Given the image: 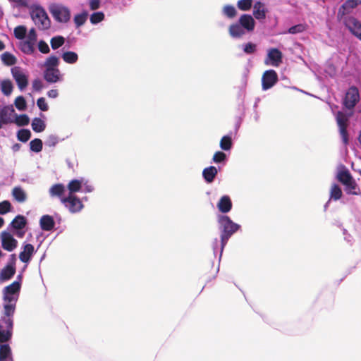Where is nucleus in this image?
<instances>
[{
    "mask_svg": "<svg viewBox=\"0 0 361 361\" xmlns=\"http://www.w3.org/2000/svg\"><path fill=\"white\" fill-rule=\"evenodd\" d=\"M20 290L18 282H13L2 290L3 312L0 319V343L9 341L12 337L13 317Z\"/></svg>",
    "mask_w": 361,
    "mask_h": 361,
    "instance_id": "1",
    "label": "nucleus"
},
{
    "mask_svg": "<svg viewBox=\"0 0 361 361\" xmlns=\"http://www.w3.org/2000/svg\"><path fill=\"white\" fill-rule=\"evenodd\" d=\"M217 223L220 231V255H222L223 250L229 238L237 232L240 226L233 222L231 218L225 214H219L217 216Z\"/></svg>",
    "mask_w": 361,
    "mask_h": 361,
    "instance_id": "2",
    "label": "nucleus"
},
{
    "mask_svg": "<svg viewBox=\"0 0 361 361\" xmlns=\"http://www.w3.org/2000/svg\"><path fill=\"white\" fill-rule=\"evenodd\" d=\"M30 10L31 18L39 30H44L50 27V19L42 6L37 4H33Z\"/></svg>",
    "mask_w": 361,
    "mask_h": 361,
    "instance_id": "3",
    "label": "nucleus"
},
{
    "mask_svg": "<svg viewBox=\"0 0 361 361\" xmlns=\"http://www.w3.org/2000/svg\"><path fill=\"white\" fill-rule=\"evenodd\" d=\"M48 10L53 18L59 23H67L71 18V11L68 6L61 3L53 2L49 4Z\"/></svg>",
    "mask_w": 361,
    "mask_h": 361,
    "instance_id": "4",
    "label": "nucleus"
},
{
    "mask_svg": "<svg viewBox=\"0 0 361 361\" xmlns=\"http://www.w3.org/2000/svg\"><path fill=\"white\" fill-rule=\"evenodd\" d=\"M66 188L68 191V195H75V193L79 192L90 193L94 190V185L85 178L71 180Z\"/></svg>",
    "mask_w": 361,
    "mask_h": 361,
    "instance_id": "5",
    "label": "nucleus"
},
{
    "mask_svg": "<svg viewBox=\"0 0 361 361\" xmlns=\"http://www.w3.org/2000/svg\"><path fill=\"white\" fill-rule=\"evenodd\" d=\"M82 200H87L85 197L82 200L76 195H67L66 197H61V203L71 214H75L81 212L84 208Z\"/></svg>",
    "mask_w": 361,
    "mask_h": 361,
    "instance_id": "6",
    "label": "nucleus"
},
{
    "mask_svg": "<svg viewBox=\"0 0 361 361\" xmlns=\"http://www.w3.org/2000/svg\"><path fill=\"white\" fill-rule=\"evenodd\" d=\"M352 35L361 40V23L353 16H338Z\"/></svg>",
    "mask_w": 361,
    "mask_h": 361,
    "instance_id": "7",
    "label": "nucleus"
},
{
    "mask_svg": "<svg viewBox=\"0 0 361 361\" xmlns=\"http://www.w3.org/2000/svg\"><path fill=\"white\" fill-rule=\"evenodd\" d=\"M11 75L15 80L18 89L23 91L28 85V74L19 66H14L11 70Z\"/></svg>",
    "mask_w": 361,
    "mask_h": 361,
    "instance_id": "8",
    "label": "nucleus"
},
{
    "mask_svg": "<svg viewBox=\"0 0 361 361\" xmlns=\"http://www.w3.org/2000/svg\"><path fill=\"white\" fill-rule=\"evenodd\" d=\"M336 118L343 142L346 145L348 142V136L346 130L348 118L346 115L341 111L337 113Z\"/></svg>",
    "mask_w": 361,
    "mask_h": 361,
    "instance_id": "9",
    "label": "nucleus"
},
{
    "mask_svg": "<svg viewBox=\"0 0 361 361\" xmlns=\"http://www.w3.org/2000/svg\"><path fill=\"white\" fill-rule=\"evenodd\" d=\"M278 81V75L274 70L266 71L262 77V87L264 91L271 88Z\"/></svg>",
    "mask_w": 361,
    "mask_h": 361,
    "instance_id": "10",
    "label": "nucleus"
},
{
    "mask_svg": "<svg viewBox=\"0 0 361 361\" xmlns=\"http://www.w3.org/2000/svg\"><path fill=\"white\" fill-rule=\"evenodd\" d=\"M360 99L359 92L355 87H351L348 89L345 94L344 99V105L346 108L353 109Z\"/></svg>",
    "mask_w": 361,
    "mask_h": 361,
    "instance_id": "11",
    "label": "nucleus"
},
{
    "mask_svg": "<svg viewBox=\"0 0 361 361\" xmlns=\"http://www.w3.org/2000/svg\"><path fill=\"white\" fill-rule=\"evenodd\" d=\"M282 62V53L278 49L271 48L268 50L267 57L264 61L266 65L278 67Z\"/></svg>",
    "mask_w": 361,
    "mask_h": 361,
    "instance_id": "12",
    "label": "nucleus"
},
{
    "mask_svg": "<svg viewBox=\"0 0 361 361\" xmlns=\"http://www.w3.org/2000/svg\"><path fill=\"white\" fill-rule=\"evenodd\" d=\"M1 246L5 250L12 252L17 247L18 241L11 233L6 231L2 232L1 234Z\"/></svg>",
    "mask_w": 361,
    "mask_h": 361,
    "instance_id": "13",
    "label": "nucleus"
},
{
    "mask_svg": "<svg viewBox=\"0 0 361 361\" xmlns=\"http://www.w3.org/2000/svg\"><path fill=\"white\" fill-rule=\"evenodd\" d=\"M14 112L15 110L11 105L0 108V129L4 125L13 122L12 117Z\"/></svg>",
    "mask_w": 361,
    "mask_h": 361,
    "instance_id": "14",
    "label": "nucleus"
},
{
    "mask_svg": "<svg viewBox=\"0 0 361 361\" xmlns=\"http://www.w3.org/2000/svg\"><path fill=\"white\" fill-rule=\"evenodd\" d=\"M44 78L49 83H56L63 80V74L59 68H45Z\"/></svg>",
    "mask_w": 361,
    "mask_h": 361,
    "instance_id": "15",
    "label": "nucleus"
},
{
    "mask_svg": "<svg viewBox=\"0 0 361 361\" xmlns=\"http://www.w3.org/2000/svg\"><path fill=\"white\" fill-rule=\"evenodd\" d=\"M361 4V0H346L339 8L338 16H343L353 11L354 8Z\"/></svg>",
    "mask_w": 361,
    "mask_h": 361,
    "instance_id": "16",
    "label": "nucleus"
},
{
    "mask_svg": "<svg viewBox=\"0 0 361 361\" xmlns=\"http://www.w3.org/2000/svg\"><path fill=\"white\" fill-rule=\"evenodd\" d=\"M23 251L19 254V259L22 262L27 264L35 252V247L30 243H25L23 245Z\"/></svg>",
    "mask_w": 361,
    "mask_h": 361,
    "instance_id": "17",
    "label": "nucleus"
},
{
    "mask_svg": "<svg viewBox=\"0 0 361 361\" xmlns=\"http://www.w3.org/2000/svg\"><path fill=\"white\" fill-rule=\"evenodd\" d=\"M232 201L228 195H223L216 204V207L222 214L228 213L232 209Z\"/></svg>",
    "mask_w": 361,
    "mask_h": 361,
    "instance_id": "18",
    "label": "nucleus"
},
{
    "mask_svg": "<svg viewBox=\"0 0 361 361\" xmlns=\"http://www.w3.org/2000/svg\"><path fill=\"white\" fill-rule=\"evenodd\" d=\"M336 178L343 185L353 179L349 171L343 165L338 167Z\"/></svg>",
    "mask_w": 361,
    "mask_h": 361,
    "instance_id": "19",
    "label": "nucleus"
},
{
    "mask_svg": "<svg viewBox=\"0 0 361 361\" xmlns=\"http://www.w3.org/2000/svg\"><path fill=\"white\" fill-rule=\"evenodd\" d=\"M3 343L6 341L0 343V361H13L11 347L8 344Z\"/></svg>",
    "mask_w": 361,
    "mask_h": 361,
    "instance_id": "20",
    "label": "nucleus"
},
{
    "mask_svg": "<svg viewBox=\"0 0 361 361\" xmlns=\"http://www.w3.org/2000/svg\"><path fill=\"white\" fill-rule=\"evenodd\" d=\"M11 195L13 199L18 203H24L27 199L26 192L20 186L14 187L12 189Z\"/></svg>",
    "mask_w": 361,
    "mask_h": 361,
    "instance_id": "21",
    "label": "nucleus"
},
{
    "mask_svg": "<svg viewBox=\"0 0 361 361\" xmlns=\"http://www.w3.org/2000/svg\"><path fill=\"white\" fill-rule=\"evenodd\" d=\"M239 23L247 32H251L255 28V20L250 15H242L239 19Z\"/></svg>",
    "mask_w": 361,
    "mask_h": 361,
    "instance_id": "22",
    "label": "nucleus"
},
{
    "mask_svg": "<svg viewBox=\"0 0 361 361\" xmlns=\"http://www.w3.org/2000/svg\"><path fill=\"white\" fill-rule=\"evenodd\" d=\"M245 30L240 23H234L229 26V35L233 38H240L245 34Z\"/></svg>",
    "mask_w": 361,
    "mask_h": 361,
    "instance_id": "23",
    "label": "nucleus"
},
{
    "mask_svg": "<svg viewBox=\"0 0 361 361\" xmlns=\"http://www.w3.org/2000/svg\"><path fill=\"white\" fill-rule=\"evenodd\" d=\"M66 187L62 183H56L53 185L49 190V195L52 197H57L61 202V197H64L63 194L64 193Z\"/></svg>",
    "mask_w": 361,
    "mask_h": 361,
    "instance_id": "24",
    "label": "nucleus"
},
{
    "mask_svg": "<svg viewBox=\"0 0 361 361\" xmlns=\"http://www.w3.org/2000/svg\"><path fill=\"white\" fill-rule=\"evenodd\" d=\"M39 224L43 231H49L54 228L55 223L52 216L44 215L40 219Z\"/></svg>",
    "mask_w": 361,
    "mask_h": 361,
    "instance_id": "25",
    "label": "nucleus"
},
{
    "mask_svg": "<svg viewBox=\"0 0 361 361\" xmlns=\"http://www.w3.org/2000/svg\"><path fill=\"white\" fill-rule=\"evenodd\" d=\"M218 171L215 166H211L204 169L202 176L208 183H212L217 175Z\"/></svg>",
    "mask_w": 361,
    "mask_h": 361,
    "instance_id": "26",
    "label": "nucleus"
},
{
    "mask_svg": "<svg viewBox=\"0 0 361 361\" xmlns=\"http://www.w3.org/2000/svg\"><path fill=\"white\" fill-rule=\"evenodd\" d=\"M253 15L257 20L264 19L266 17L264 5L261 1H257L253 6Z\"/></svg>",
    "mask_w": 361,
    "mask_h": 361,
    "instance_id": "27",
    "label": "nucleus"
},
{
    "mask_svg": "<svg viewBox=\"0 0 361 361\" xmlns=\"http://www.w3.org/2000/svg\"><path fill=\"white\" fill-rule=\"evenodd\" d=\"M35 44L32 43L25 39L19 43V49L20 51L27 55H32L35 51Z\"/></svg>",
    "mask_w": 361,
    "mask_h": 361,
    "instance_id": "28",
    "label": "nucleus"
},
{
    "mask_svg": "<svg viewBox=\"0 0 361 361\" xmlns=\"http://www.w3.org/2000/svg\"><path fill=\"white\" fill-rule=\"evenodd\" d=\"M16 274V268L6 266L0 272V283L11 279Z\"/></svg>",
    "mask_w": 361,
    "mask_h": 361,
    "instance_id": "29",
    "label": "nucleus"
},
{
    "mask_svg": "<svg viewBox=\"0 0 361 361\" xmlns=\"http://www.w3.org/2000/svg\"><path fill=\"white\" fill-rule=\"evenodd\" d=\"M342 197V190L341 188L337 184H333L330 189V199L326 203L324 208L326 209L328 207L329 202L331 200L334 201H337L341 199Z\"/></svg>",
    "mask_w": 361,
    "mask_h": 361,
    "instance_id": "30",
    "label": "nucleus"
},
{
    "mask_svg": "<svg viewBox=\"0 0 361 361\" xmlns=\"http://www.w3.org/2000/svg\"><path fill=\"white\" fill-rule=\"evenodd\" d=\"M61 57L66 63L69 64L75 63L78 60V54L71 51H64L62 54Z\"/></svg>",
    "mask_w": 361,
    "mask_h": 361,
    "instance_id": "31",
    "label": "nucleus"
},
{
    "mask_svg": "<svg viewBox=\"0 0 361 361\" xmlns=\"http://www.w3.org/2000/svg\"><path fill=\"white\" fill-rule=\"evenodd\" d=\"M0 89L4 95L8 96L12 93L13 85L10 80H3L0 82Z\"/></svg>",
    "mask_w": 361,
    "mask_h": 361,
    "instance_id": "32",
    "label": "nucleus"
},
{
    "mask_svg": "<svg viewBox=\"0 0 361 361\" xmlns=\"http://www.w3.org/2000/svg\"><path fill=\"white\" fill-rule=\"evenodd\" d=\"M27 224L26 219L22 215H18L11 221V226L16 229L23 228Z\"/></svg>",
    "mask_w": 361,
    "mask_h": 361,
    "instance_id": "33",
    "label": "nucleus"
},
{
    "mask_svg": "<svg viewBox=\"0 0 361 361\" xmlns=\"http://www.w3.org/2000/svg\"><path fill=\"white\" fill-rule=\"evenodd\" d=\"M32 128L36 133H41L44 130L46 124L44 121L39 118H35L32 121Z\"/></svg>",
    "mask_w": 361,
    "mask_h": 361,
    "instance_id": "34",
    "label": "nucleus"
},
{
    "mask_svg": "<svg viewBox=\"0 0 361 361\" xmlns=\"http://www.w3.org/2000/svg\"><path fill=\"white\" fill-rule=\"evenodd\" d=\"M87 18V13L86 11L75 15L73 18V21L76 28H78L83 25L85 23Z\"/></svg>",
    "mask_w": 361,
    "mask_h": 361,
    "instance_id": "35",
    "label": "nucleus"
},
{
    "mask_svg": "<svg viewBox=\"0 0 361 361\" xmlns=\"http://www.w3.org/2000/svg\"><path fill=\"white\" fill-rule=\"evenodd\" d=\"M59 59L56 56H50L44 62L45 68H58Z\"/></svg>",
    "mask_w": 361,
    "mask_h": 361,
    "instance_id": "36",
    "label": "nucleus"
},
{
    "mask_svg": "<svg viewBox=\"0 0 361 361\" xmlns=\"http://www.w3.org/2000/svg\"><path fill=\"white\" fill-rule=\"evenodd\" d=\"M345 190L348 194L357 195L358 187L354 179L347 183L345 185Z\"/></svg>",
    "mask_w": 361,
    "mask_h": 361,
    "instance_id": "37",
    "label": "nucleus"
},
{
    "mask_svg": "<svg viewBox=\"0 0 361 361\" xmlns=\"http://www.w3.org/2000/svg\"><path fill=\"white\" fill-rule=\"evenodd\" d=\"M13 33L16 38L22 39L23 41L27 34L26 27L24 25H18L14 28Z\"/></svg>",
    "mask_w": 361,
    "mask_h": 361,
    "instance_id": "38",
    "label": "nucleus"
},
{
    "mask_svg": "<svg viewBox=\"0 0 361 361\" xmlns=\"http://www.w3.org/2000/svg\"><path fill=\"white\" fill-rule=\"evenodd\" d=\"M65 42V38L62 36H55L50 40V44L52 49L55 50L61 47Z\"/></svg>",
    "mask_w": 361,
    "mask_h": 361,
    "instance_id": "39",
    "label": "nucleus"
},
{
    "mask_svg": "<svg viewBox=\"0 0 361 361\" xmlns=\"http://www.w3.org/2000/svg\"><path fill=\"white\" fill-rule=\"evenodd\" d=\"M220 147L224 151L230 150L232 147L231 137L229 135L224 136L220 140Z\"/></svg>",
    "mask_w": 361,
    "mask_h": 361,
    "instance_id": "40",
    "label": "nucleus"
},
{
    "mask_svg": "<svg viewBox=\"0 0 361 361\" xmlns=\"http://www.w3.org/2000/svg\"><path fill=\"white\" fill-rule=\"evenodd\" d=\"M2 62L7 66H12L16 63V58L9 52H5L1 55Z\"/></svg>",
    "mask_w": 361,
    "mask_h": 361,
    "instance_id": "41",
    "label": "nucleus"
},
{
    "mask_svg": "<svg viewBox=\"0 0 361 361\" xmlns=\"http://www.w3.org/2000/svg\"><path fill=\"white\" fill-rule=\"evenodd\" d=\"M222 13L229 18H233L236 16V9L232 5H226L223 7Z\"/></svg>",
    "mask_w": 361,
    "mask_h": 361,
    "instance_id": "42",
    "label": "nucleus"
},
{
    "mask_svg": "<svg viewBox=\"0 0 361 361\" xmlns=\"http://www.w3.org/2000/svg\"><path fill=\"white\" fill-rule=\"evenodd\" d=\"M31 137V132L27 129H21L17 133L18 139L23 142H27Z\"/></svg>",
    "mask_w": 361,
    "mask_h": 361,
    "instance_id": "43",
    "label": "nucleus"
},
{
    "mask_svg": "<svg viewBox=\"0 0 361 361\" xmlns=\"http://www.w3.org/2000/svg\"><path fill=\"white\" fill-rule=\"evenodd\" d=\"M104 19V14L102 11L93 13L90 18V23L93 25H96L102 22Z\"/></svg>",
    "mask_w": 361,
    "mask_h": 361,
    "instance_id": "44",
    "label": "nucleus"
},
{
    "mask_svg": "<svg viewBox=\"0 0 361 361\" xmlns=\"http://www.w3.org/2000/svg\"><path fill=\"white\" fill-rule=\"evenodd\" d=\"M30 149L35 152H39L42 149V141L40 139L35 138L30 142Z\"/></svg>",
    "mask_w": 361,
    "mask_h": 361,
    "instance_id": "45",
    "label": "nucleus"
},
{
    "mask_svg": "<svg viewBox=\"0 0 361 361\" xmlns=\"http://www.w3.org/2000/svg\"><path fill=\"white\" fill-rule=\"evenodd\" d=\"M14 104L19 111H24L26 109V101L23 96H18L15 99Z\"/></svg>",
    "mask_w": 361,
    "mask_h": 361,
    "instance_id": "46",
    "label": "nucleus"
},
{
    "mask_svg": "<svg viewBox=\"0 0 361 361\" xmlns=\"http://www.w3.org/2000/svg\"><path fill=\"white\" fill-rule=\"evenodd\" d=\"M252 4V0H239L237 3L238 8L241 11H248Z\"/></svg>",
    "mask_w": 361,
    "mask_h": 361,
    "instance_id": "47",
    "label": "nucleus"
},
{
    "mask_svg": "<svg viewBox=\"0 0 361 361\" xmlns=\"http://www.w3.org/2000/svg\"><path fill=\"white\" fill-rule=\"evenodd\" d=\"M11 209V204L8 200L0 202V214L4 215L9 212Z\"/></svg>",
    "mask_w": 361,
    "mask_h": 361,
    "instance_id": "48",
    "label": "nucleus"
},
{
    "mask_svg": "<svg viewBox=\"0 0 361 361\" xmlns=\"http://www.w3.org/2000/svg\"><path fill=\"white\" fill-rule=\"evenodd\" d=\"M29 121V117L25 114L18 116L16 118V123L19 126H27Z\"/></svg>",
    "mask_w": 361,
    "mask_h": 361,
    "instance_id": "49",
    "label": "nucleus"
},
{
    "mask_svg": "<svg viewBox=\"0 0 361 361\" xmlns=\"http://www.w3.org/2000/svg\"><path fill=\"white\" fill-rule=\"evenodd\" d=\"M243 51L247 54H251L255 52L257 46L255 44L248 42L242 45Z\"/></svg>",
    "mask_w": 361,
    "mask_h": 361,
    "instance_id": "50",
    "label": "nucleus"
},
{
    "mask_svg": "<svg viewBox=\"0 0 361 361\" xmlns=\"http://www.w3.org/2000/svg\"><path fill=\"white\" fill-rule=\"evenodd\" d=\"M226 159V155L224 152L218 151L214 153L212 160L214 163H221L225 161Z\"/></svg>",
    "mask_w": 361,
    "mask_h": 361,
    "instance_id": "51",
    "label": "nucleus"
},
{
    "mask_svg": "<svg viewBox=\"0 0 361 361\" xmlns=\"http://www.w3.org/2000/svg\"><path fill=\"white\" fill-rule=\"evenodd\" d=\"M305 30V26L302 24H298L290 27L288 29V33L290 34H298L303 32Z\"/></svg>",
    "mask_w": 361,
    "mask_h": 361,
    "instance_id": "52",
    "label": "nucleus"
},
{
    "mask_svg": "<svg viewBox=\"0 0 361 361\" xmlns=\"http://www.w3.org/2000/svg\"><path fill=\"white\" fill-rule=\"evenodd\" d=\"M39 51L42 54H48L50 51L48 44L44 40H40L37 44Z\"/></svg>",
    "mask_w": 361,
    "mask_h": 361,
    "instance_id": "53",
    "label": "nucleus"
},
{
    "mask_svg": "<svg viewBox=\"0 0 361 361\" xmlns=\"http://www.w3.org/2000/svg\"><path fill=\"white\" fill-rule=\"evenodd\" d=\"M37 39V35L35 28H32L27 33V38L25 40L29 41L32 43L36 44Z\"/></svg>",
    "mask_w": 361,
    "mask_h": 361,
    "instance_id": "54",
    "label": "nucleus"
},
{
    "mask_svg": "<svg viewBox=\"0 0 361 361\" xmlns=\"http://www.w3.org/2000/svg\"><path fill=\"white\" fill-rule=\"evenodd\" d=\"M37 105L42 111H47L49 109L48 104L44 97H40L37 99Z\"/></svg>",
    "mask_w": 361,
    "mask_h": 361,
    "instance_id": "55",
    "label": "nucleus"
},
{
    "mask_svg": "<svg viewBox=\"0 0 361 361\" xmlns=\"http://www.w3.org/2000/svg\"><path fill=\"white\" fill-rule=\"evenodd\" d=\"M58 142V137L55 135H50L46 141V145L49 147H54Z\"/></svg>",
    "mask_w": 361,
    "mask_h": 361,
    "instance_id": "56",
    "label": "nucleus"
},
{
    "mask_svg": "<svg viewBox=\"0 0 361 361\" xmlns=\"http://www.w3.org/2000/svg\"><path fill=\"white\" fill-rule=\"evenodd\" d=\"M88 5L92 11L97 10L101 6V0H89Z\"/></svg>",
    "mask_w": 361,
    "mask_h": 361,
    "instance_id": "57",
    "label": "nucleus"
},
{
    "mask_svg": "<svg viewBox=\"0 0 361 361\" xmlns=\"http://www.w3.org/2000/svg\"><path fill=\"white\" fill-rule=\"evenodd\" d=\"M42 82L39 79H35L32 81V88L34 90L39 91L42 90Z\"/></svg>",
    "mask_w": 361,
    "mask_h": 361,
    "instance_id": "58",
    "label": "nucleus"
},
{
    "mask_svg": "<svg viewBox=\"0 0 361 361\" xmlns=\"http://www.w3.org/2000/svg\"><path fill=\"white\" fill-rule=\"evenodd\" d=\"M16 255L15 254H12L10 256V260L8 263L7 266L16 268Z\"/></svg>",
    "mask_w": 361,
    "mask_h": 361,
    "instance_id": "59",
    "label": "nucleus"
},
{
    "mask_svg": "<svg viewBox=\"0 0 361 361\" xmlns=\"http://www.w3.org/2000/svg\"><path fill=\"white\" fill-rule=\"evenodd\" d=\"M59 92L58 90L56 89H52L47 92V96L50 98L55 99L58 97Z\"/></svg>",
    "mask_w": 361,
    "mask_h": 361,
    "instance_id": "60",
    "label": "nucleus"
},
{
    "mask_svg": "<svg viewBox=\"0 0 361 361\" xmlns=\"http://www.w3.org/2000/svg\"><path fill=\"white\" fill-rule=\"evenodd\" d=\"M218 243H219L218 239L215 238L214 242H213V244H212V247H213V250H214V254H216V252L217 247H218Z\"/></svg>",
    "mask_w": 361,
    "mask_h": 361,
    "instance_id": "61",
    "label": "nucleus"
},
{
    "mask_svg": "<svg viewBox=\"0 0 361 361\" xmlns=\"http://www.w3.org/2000/svg\"><path fill=\"white\" fill-rule=\"evenodd\" d=\"M22 278H23V275H22V274H20L17 276L16 281H14V282H18V283L20 284V288H21Z\"/></svg>",
    "mask_w": 361,
    "mask_h": 361,
    "instance_id": "62",
    "label": "nucleus"
},
{
    "mask_svg": "<svg viewBox=\"0 0 361 361\" xmlns=\"http://www.w3.org/2000/svg\"><path fill=\"white\" fill-rule=\"evenodd\" d=\"M9 1L14 2L18 5H25L23 0H9Z\"/></svg>",
    "mask_w": 361,
    "mask_h": 361,
    "instance_id": "63",
    "label": "nucleus"
},
{
    "mask_svg": "<svg viewBox=\"0 0 361 361\" xmlns=\"http://www.w3.org/2000/svg\"><path fill=\"white\" fill-rule=\"evenodd\" d=\"M19 149H20V145H18V144H16L13 147V149L14 151H18Z\"/></svg>",
    "mask_w": 361,
    "mask_h": 361,
    "instance_id": "64",
    "label": "nucleus"
}]
</instances>
